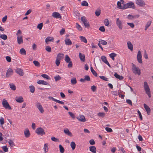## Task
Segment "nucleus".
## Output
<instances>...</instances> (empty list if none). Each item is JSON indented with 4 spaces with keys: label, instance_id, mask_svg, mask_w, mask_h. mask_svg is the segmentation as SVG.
<instances>
[{
    "label": "nucleus",
    "instance_id": "nucleus-45",
    "mask_svg": "<svg viewBox=\"0 0 153 153\" xmlns=\"http://www.w3.org/2000/svg\"><path fill=\"white\" fill-rule=\"evenodd\" d=\"M98 116L101 117H103L105 116V113L104 112H99L97 114Z\"/></svg>",
    "mask_w": 153,
    "mask_h": 153
},
{
    "label": "nucleus",
    "instance_id": "nucleus-9",
    "mask_svg": "<svg viewBox=\"0 0 153 153\" xmlns=\"http://www.w3.org/2000/svg\"><path fill=\"white\" fill-rule=\"evenodd\" d=\"M137 59L138 62L140 63H142V55L141 52L140 51H139L138 52Z\"/></svg>",
    "mask_w": 153,
    "mask_h": 153
},
{
    "label": "nucleus",
    "instance_id": "nucleus-59",
    "mask_svg": "<svg viewBox=\"0 0 153 153\" xmlns=\"http://www.w3.org/2000/svg\"><path fill=\"white\" fill-rule=\"evenodd\" d=\"M83 23L85 27L88 28L89 27L90 25L89 23L87 21H86V22Z\"/></svg>",
    "mask_w": 153,
    "mask_h": 153
},
{
    "label": "nucleus",
    "instance_id": "nucleus-1",
    "mask_svg": "<svg viewBox=\"0 0 153 153\" xmlns=\"http://www.w3.org/2000/svg\"><path fill=\"white\" fill-rule=\"evenodd\" d=\"M132 71L135 75H140L141 74V71L139 68L137 67L133 63H132Z\"/></svg>",
    "mask_w": 153,
    "mask_h": 153
},
{
    "label": "nucleus",
    "instance_id": "nucleus-60",
    "mask_svg": "<svg viewBox=\"0 0 153 153\" xmlns=\"http://www.w3.org/2000/svg\"><path fill=\"white\" fill-rule=\"evenodd\" d=\"M117 56V54L114 53H112L109 54L110 58L115 57Z\"/></svg>",
    "mask_w": 153,
    "mask_h": 153
},
{
    "label": "nucleus",
    "instance_id": "nucleus-43",
    "mask_svg": "<svg viewBox=\"0 0 153 153\" xmlns=\"http://www.w3.org/2000/svg\"><path fill=\"white\" fill-rule=\"evenodd\" d=\"M95 15L97 16H99L101 13V10L100 9H98L96 10L95 12Z\"/></svg>",
    "mask_w": 153,
    "mask_h": 153
},
{
    "label": "nucleus",
    "instance_id": "nucleus-28",
    "mask_svg": "<svg viewBox=\"0 0 153 153\" xmlns=\"http://www.w3.org/2000/svg\"><path fill=\"white\" fill-rule=\"evenodd\" d=\"M64 54L61 53H59L56 56V59L61 60L63 58Z\"/></svg>",
    "mask_w": 153,
    "mask_h": 153
},
{
    "label": "nucleus",
    "instance_id": "nucleus-39",
    "mask_svg": "<svg viewBox=\"0 0 153 153\" xmlns=\"http://www.w3.org/2000/svg\"><path fill=\"white\" fill-rule=\"evenodd\" d=\"M71 146L73 150L75 149L76 147V144L74 142L72 141L71 143Z\"/></svg>",
    "mask_w": 153,
    "mask_h": 153
},
{
    "label": "nucleus",
    "instance_id": "nucleus-58",
    "mask_svg": "<svg viewBox=\"0 0 153 153\" xmlns=\"http://www.w3.org/2000/svg\"><path fill=\"white\" fill-rule=\"evenodd\" d=\"M100 78L102 79V80H105V81H107L108 80V79L105 77L104 76H100Z\"/></svg>",
    "mask_w": 153,
    "mask_h": 153
},
{
    "label": "nucleus",
    "instance_id": "nucleus-23",
    "mask_svg": "<svg viewBox=\"0 0 153 153\" xmlns=\"http://www.w3.org/2000/svg\"><path fill=\"white\" fill-rule=\"evenodd\" d=\"M64 131L65 134L71 137L72 135V133L67 128L64 129Z\"/></svg>",
    "mask_w": 153,
    "mask_h": 153
},
{
    "label": "nucleus",
    "instance_id": "nucleus-47",
    "mask_svg": "<svg viewBox=\"0 0 153 153\" xmlns=\"http://www.w3.org/2000/svg\"><path fill=\"white\" fill-rule=\"evenodd\" d=\"M99 42L103 45H106L107 44L106 41L102 39L99 41Z\"/></svg>",
    "mask_w": 153,
    "mask_h": 153
},
{
    "label": "nucleus",
    "instance_id": "nucleus-52",
    "mask_svg": "<svg viewBox=\"0 0 153 153\" xmlns=\"http://www.w3.org/2000/svg\"><path fill=\"white\" fill-rule=\"evenodd\" d=\"M54 78L55 79L56 81H57L61 79V77L59 75L56 76L54 77Z\"/></svg>",
    "mask_w": 153,
    "mask_h": 153
},
{
    "label": "nucleus",
    "instance_id": "nucleus-27",
    "mask_svg": "<svg viewBox=\"0 0 153 153\" xmlns=\"http://www.w3.org/2000/svg\"><path fill=\"white\" fill-rule=\"evenodd\" d=\"M128 47V48L131 50V51H132L133 50V46L131 43L128 41L127 43Z\"/></svg>",
    "mask_w": 153,
    "mask_h": 153
},
{
    "label": "nucleus",
    "instance_id": "nucleus-30",
    "mask_svg": "<svg viewBox=\"0 0 153 153\" xmlns=\"http://www.w3.org/2000/svg\"><path fill=\"white\" fill-rule=\"evenodd\" d=\"M19 53L22 55H26V53L25 50L24 48H22L20 50Z\"/></svg>",
    "mask_w": 153,
    "mask_h": 153
},
{
    "label": "nucleus",
    "instance_id": "nucleus-62",
    "mask_svg": "<svg viewBox=\"0 0 153 153\" xmlns=\"http://www.w3.org/2000/svg\"><path fill=\"white\" fill-rule=\"evenodd\" d=\"M85 79L87 81H90V78L89 76L85 75L84 76Z\"/></svg>",
    "mask_w": 153,
    "mask_h": 153
},
{
    "label": "nucleus",
    "instance_id": "nucleus-48",
    "mask_svg": "<svg viewBox=\"0 0 153 153\" xmlns=\"http://www.w3.org/2000/svg\"><path fill=\"white\" fill-rule=\"evenodd\" d=\"M41 76L43 77L46 78L48 79H50V77L47 75L46 74H42L41 75Z\"/></svg>",
    "mask_w": 153,
    "mask_h": 153
},
{
    "label": "nucleus",
    "instance_id": "nucleus-56",
    "mask_svg": "<svg viewBox=\"0 0 153 153\" xmlns=\"http://www.w3.org/2000/svg\"><path fill=\"white\" fill-rule=\"evenodd\" d=\"M2 149L5 152H7L8 151V149L6 146L2 147Z\"/></svg>",
    "mask_w": 153,
    "mask_h": 153
},
{
    "label": "nucleus",
    "instance_id": "nucleus-2",
    "mask_svg": "<svg viewBox=\"0 0 153 153\" xmlns=\"http://www.w3.org/2000/svg\"><path fill=\"white\" fill-rule=\"evenodd\" d=\"M144 88L145 92L147 94L149 98L151 97V91L149 87L147 82H144Z\"/></svg>",
    "mask_w": 153,
    "mask_h": 153
},
{
    "label": "nucleus",
    "instance_id": "nucleus-7",
    "mask_svg": "<svg viewBox=\"0 0 153 153\" xmlns=\"http://www.w3.org/2000/svg\"><path fill=\"white\" fill-rule=\"evenodd\" d=\"M135 3L137 5L141 7H144L146 4L143 0H136Z\"/></svg>",
    "mask_w": 153,
    "mask_h": 153
},
{
    "label": "nucleus",
    "instance_id": "nucleus-49",
    "mask_svg": "<svg viewBox=\"0 0 153 153\" xmlns=\"http://www.w3.org/2000/svg\"><path fill=\"white\" fill-rule=\"evenodd\" d=\"M51 140L55 142H60V141H59V139L58 138H56L55 137H51Z\"/></svg>",
    "mask_w": 153,
    "mask_h": 153
},
{
    "label": "nucleus",
    "instance_id": "nucleus-20",
    "mask_svg": "<svg viewBox=\"0 0 153 153\" xmlns=\"http://www.w3.org/2000/svg\"><path fill=\"white\" fill-rule=\"evenodd\" d=\"M37 83L39 84H42L46 85H49V84L47 82L43 80H39Z\"/></svg>",
    "mask_w": 153,
    "mask_h": 153
},
{
    "label": "nucleus",
    "instance_id": "nucleus-44",
    "mask_svg": "<svg viewBox=\"0 0 153 153\" xmlns=\"http://www.w3.org/2000/svg\"><path fill=\"white\" fill-rule=\"evenodd\" d=\"M0 37L4 40H6L7 38V36L4 34L1 35Z\"/></svg>",
    "mask_w": 153,
    "mask_h": 153
},
{
    "label": "nucleus",
    "instance_id": "nucleus-15",
    "mask_svg": "<svg viewBox=\"0 0 153 153\" xmlns=\"http://www.w3.org/2000/svg\"><path fill=\"white\" fill-rule=\"evenodd\" d=\"M77 119L79 121L82 122H85L86 121V120L85 117L83 115H80L79 117H77Z\"/></svg>",
    "mask_w": 153,
    "mask_h": 153
},
{
    "label": "nucleus",
    "instance_id": "nucleus-61",
    "mask_svg": "<svg viewBox=\"0 0 153 153\" xmlns=\"http://www.w3.org/2000/svg\"><path fill=\"white\" fill-rule=\"evenodd\" d=\"M105 129L108 132H111L112 131V129L110 128L109 127H106L105 128Z\"/></svg>",
    "mask_w": 153,
    "mask_h": 153
},
{
    "label": "nucleus",
    "instance_id": "nucleus-11",
    "mask_svg": "<svg viewBox=\"0 0 153 153\" xmlns=\"http://www.w3.org/2000/svg\"><path fill=\"white\" fill-rule=\"evenodd\" d=\"M13 73V71L12 69L11 68H9L7 71L6 73V77H9Z\"/></svg>",
    "mask_w": 153,
    "mask_h": 153
},
{
    "label": "nucleus",
    "instance_id": "nucleus-16",
    "mask_svg": "<svg viewBox=\"0 0 153 153\" xmlns=\"http://www.w3.org/2000/svg\"><path fill=\"white\" fill-rule=\"evenodd\" d=\"M52 16L54 18H61V15L60 14L57 12H54L52 13Z\"/></svg>",
    "mask_w": 153,
    "mask_h": 153
},
{
    "label": "nucleus",
    "instance_id": "nucleus-46",
    "mask_svg": "<svg viewBox=\"0 0 153 153\" xmlns=\"http://www.w3.org/2000/svg\"><path fill=\"white\" fill-rule=\"evenodd\" d=\"M65 60L67 63H68L70 61L71 59L68 55H66Z\"/></svg>",
    "mask_w": 153,
    "mask_h": 153
},
{
    "label": "nucleus",
    "instance_id": "nucleus-38",
    "mask_svg": "<svg viewBox=\"0 0 153 153\" xmlns=\"http://www.w3.org/2000/svg\"><path fill=\"white\" fill-rule=\"evenodd\" d=\"M10 88H11L12 90L13 91H15L16 89V86L14 84L11 83L9 84Z\"/></svg>",
    "mask_w": 153,
    "mask_h": 153
},
{
    "label": "nucleus",
    "instance_id": "nucleus-14",
    "mask_svg": "<svg viewBox=\"0 0 153 153\" xmlns=\"http://www.w3.org/2000/svg\"><path fill=\"white\" fill-rule=\"evenodd\" d=\"M16 72L21 76H23L24 75L23 70L19 68H17L15 70Z\"/></svg>",
    "mask_w": 153,
    "mask_h": 153
},
{
    "label": "nucleus",
    "instance_id": "nucleus-40",
    "mask_svg": "<svg viewBox=\"0 0 153 153\" xmlns=\"http://www.w3.org/2000/svg\"><path fill=\"white\" fill-rule=\"evenodd\" d=\"M29 87L30 92L32 93H34L35 89L33 85H31L29 86Z\"/></svg>",
    "mask_w": 153,
    "mask_h": 153
},
{
    "label": "nucleus",
    "instance_id": "nucleus-8",
    "mask_svg": "<svg viewBox=\"0 0 153 153\" xmlns=\"http://www.w3.org/2000/svg\"><path fill=\"white\" fill-rule=\"evenodd\" d=\"M36 106L41 113H44V110L40 103L39 102L37 103L36 104Z\"/></svg>",
    "mask_w": 153,
    "mask_h": 153
},
{
    "label": "nucleus",
    "instance_id": "nucleus-42",
    "mask_svg": "<svg viewBox=\"0 0 153 153\" xmlns=\"http://www.w3.org/2000/svg\"><path fill=\"white\" fill-rule=\"evenodd\" d=\"M104 23L105 25L106 26H108L109 24L108 20L107 19H106L104 20Z\"/></svg>",
    "mask_w": 153,
    "mask_h": 153
},
{
    "label": "nucleus",
    "instance_id": "nucleus-25",
    "mask_svg": "<svg viewBox=\"0 0 153 153\" xmlns=\"http://www.w3.org/2000/svg\"><path fill=\"white\" fill-rule=\"evenodd\" d=\"M79 57L81 61L84 62L85 61V56L84 54L79 53Z\"/></svg>",
    "mask_w": 153,
    "mask_h": 153
},
{
    "label": "nucleus",
    "instance_id": "nucleus-10",
    "mask_svg": "<svg viewBox=\"0 0 153 153\" xmlns=\"http://www.w3.org/2000/svg\"><path fill=\"white\" fill-rule=\"evenodd\" d=\"M48 98L50 100H51L53 101H54L56 102L57 103H59V104H64V102H63L60 101L59 100L56 99L55 98H53V97H52L51 96H49L48 97Z\"/></svg>",
    "mask_w": 153,
    "mask_h": 153
},
{
    "label": "nucleus",
    "instance_id": "nucleus-50",
    "mask_svg": "<svg viewBox=\"0 0 153 153\" xmlns=\"http://www.w3.org/2000/svg\"><path fill=\"white\" fill-rule=\"evenodd\" d=\"M46 50L48 52H50L51 51V49L50 46H47L45 48Z\"/></svg>",
    "mask_w": 153,
    "mask_h": 153
},
{
    "label": "nucleus",
    "instance_id": "nucleus-3",
    "mask_svg": "<svg viewBox=\"0 0 153 153\" xmlns=\"http://www.w3.org/2000/svg\"><path fill=\"white\" fill-rule=\"evenodd\" d=\"M124 9H126L128 8H131L134 9V4L132 2H128L124 4Z\"/></svg>",
    "mask_w": 153,
    "mask_h": 153
},
{
    "label": "nucleus",
    "instance_id": "nucleus-29",
    "mask_svg": "<svg viewBox=\"0 0 153 153\" xmlns=\"http://www.w3.org/2000/svg\"><path fill=\"white\" fill-rule=\"evenodd\" d=\"M65 42L67 45H71L72 44V42L69 39H67L65 40Z\"/></svg>",
    "mask_w": 153,
    "mask_h": 153
},
{
    "label": "nucleus",
    "instance_id": "nucleus-32",
    "mask_svg": "<svg viewBox=\"0 0 153 153\" xmlns=\"http://www.w3.org/2000/svg\"><path fill=\"white\" fill-rule=\"evenodd\" d=\"M79 38L80 40L82 42H83L85 43H87V41L85 37L82 36H80Z\"/></svg>",
    "mask_w": 153,
    "mask_h": 153
},
{
    "label": "nucleus",
    "instance_id": "nucleus-24",
    "mask_svg": "<svg viewBox=\"0 0 153 153\" xmlns=\"http://www.w3.org/2000/svg\"><path fill=\"white\" fill-rule=\"evenodd\" d=\"M114 76L117 79H119L120 80H123L124 77L122 76H120L117 73H115L114 74Z\"/></svg>",
    "mask_w": 153,
    "mask_h": 153
},
{
    "label": "nucleus",
    "instance_id": "nucleus-31",
    "mask_svg": "<svg viewBox=\"0 0 153 153\" xmlns=\"http://www.w3.org/2000/svg\"><path fill=\"white\" fill-rule=\"evenodd\" d=\"M123 7L124 6H122L121 3L120 1H118L117 2V8L120 9H124V8H123Z\"/></svg>",
    "mask_w": 153,
    "mask_h": 153
},
{
    "label": "nucleus",
    "instance_id": "nucleus-51",
    "mask_svg": "<svg viewBox=\"0 0 153 153\" xmlns=\"http://www.w3.org/2000/svg\"><path fill=\"white\" fill-rule=\"evenodd\" d=\"M81 5L83 6H88V4L86 1H84L82 2Z\"/></svg>",
    "mask_w": 153,
    "mask_h": 153
},
{
    "label": "nucleus",
    "instance_id": "nucleus-33",
    "mask_svg": "<svg viewBox=\"0 0 153 153\" xmlns=\"http://www.w3.org/2000/svg\"><path fill=\"white\" fill-rule=\"evenodd\" d=\"M91 71V72L93 74L94 76H97V72L94 70L93 69V67H91L90 68Z\"/></svg>",
    "mask_w": 153,
    "mask_h": 153
},
{
    "label": "nucleus",
    "instance_id": "nucleus-13",
    "mask_svg": "<svg viewBox=\"0 0 153 153\" xmlns=\"http://www.w3.org/2000/svg\"><path fill=\"white\" fill-rule=\"evenodd\" d=\"M101 59L102 61L104 62L105 64H107L109 67H111V65L108 61L107 60L105 56H101Z\"/></svg>",
    "mask_w": 153,
    "mask_h": 153
},
{
    "label": "nucleus",
    "instance_id": "nucleus-57",
    "mask_svg": "<svg viewBox=\"0 0 153 153\" xmlns=\"http://www.w3.org/2000/svg\"><path fill=\"white\" fill-rule=\"evenodd\" d=\"M81 20L83 23L87 21V19H86L85 17L84 16H83L81 17Z\"/></svg>",
    "mask_w": 153,
    "mask_h": 153
},
{
    "label": "nucleus",
    "instance_id": "nucleus-5",
    "mask_svg": "<svg viewBox=\"0 0 153 153\" xmlns=\"http://www.w3.org/2000/svg\"><path fill=\"white\" fill-rule=\"evenodd\" d=\"M116 24L120 30H122L123 28V22L122 21L119 19V18H117L116 20Z\"/></svg>",
    "mask_w": 153,
    "mask_h": 153
},
{
    "label": "nucleus",
    "instance_id": "nucleus-53",
    "mask_svg": "<svg viewBox=\"0 0 153 153\" xmlns=\"http://www.w3.org/2000/svg\"><path fill=\"white\" fill-rule=\"evenodd\" d=\"M43 26V24L42 23H41L39 24L37 26V28L41 30L42 29Z\"/></svg>",
    "mask_w": 153,
    "mask_h": 153
},
{
    "label": "nucleus",
    "instance_id": "nucleus-36",
    "mask_svg": "<svg viewBox=\"0 0 153 153\" xmlns=\"http://www.w3.org/2000/svg\"><path fill=\"white\" fill-rule=\"evenodd\" d=\"M71 82L72 85L75 84L77 83L76 78L75 77L72 78L71 79Z\"/></svg>",
    "mask_w": 153,
    "mask_h": 153
},
{
    "label": "nucleus",
    "instance_id": "nucleus-55",
    "mask_svg": "<svg viewBox=\"0 0 153 153\" xmlns=\"http://www.w3.org/2000/svg\"><path fill=\"white\" fill-rule=\"evenodd\" d=\"M99 30L102 32H104L105 31V29L103 26L100 27L99 28Z\"/></svg>",
    "mask_w": 153,
    "mask_h": 153
},
{
    "label": "nucleus",
    "instance_id": "nucleus-35",
    "mask_svg": "<svg viewBox=\"0 0 153 153\" xmlns=\"http://www.w3.org/2000/svg\"><path fill=\"white\" fill-rule=\"evenodd\" d=\"M8 143L9 145L11 147H13L15 146V144L11 140H9Z\"/></svg>",
    "mask_w": 153,
    "mask_h": 153
},
{
    "label": "nucleus",
    "instance_id": "nucleus-4",
    "mask_svg": "<svg viewBox=\"0 0 153 153\" xmlns=\"http://www.w3.org/2000/svg\"><path fill=\"white\" fill-rule=\"evenodd\" d=\"M3 106L6 109L11 110L12 109L11 107L9 105L7 101L5 99H4L2 102Z\"/></svg>",
    "mask_w": 153,
    "mask_h": 153
},
{
    "label": "nucleus",
    "instance_id": "nucleus-54",
    "mask_svg": "<svg viewBox=\"0 0 153 153\" xmlns=\"http://www.w3.org/2000/svg\"><path fill=\"white\" fill-rule=\"evenodd\" d=\"M33 63L35 65V66H40V63H39L37 61L35 60L33 61Z\"/></svg>",
    "mask_w": 153,
    "mask_h": 153
},
{
    "label": "nucleus",
    "instance_id": "nucleus-17",
    "mask_svg": "<svg viewBox=\"0 0 153 153\" xmlns=\"http://www.w3.org/2000/svg\"><path fill=\"white\" fill-rule=\"evenodd\" d=\"M144 107L147 112L148 115H149L150 113L151 110L149 107L145 104H144Z\"/></svg>",
    "mask_w": 153,
    "mask_h": 153
},
{
    "label": "nucleus",
    "instance_id": "nucleus-64",
    "mask_svg": "<svg viewBox=\"0 0 153 153\" xmlns=\"http://www.w3.org/2000/svg\"><path fill=\"white\" fill-rule=\"evenodd\" d=\"M68 114L70 116L73 118L74 119L75 116L71 112H69Z\"/></svg>",
    "mask_w": 153,
    "mask_h": 153
},
{
    "label": "nucleus",
    "instance_id": "nucleus-26",
    "mask_svg": "<svg viewBox=\"0 0 153 153\" xmlns=\"http://www.w3.org/2000/svg\"><path fill=\"white\" fill-rule=\"evenodd\" d=\"M43 149L44 150V152L46 153L48 151V144L45 143L43 147Z\"/></svg>",
    "mask_w": 153,
    "mask_h": 153
},
{
    "label": "nucleus",
    "instance_id": "nucleus-41",
    "mask_svg": "<svg viewBox=\"0 0 153 153\" xmlns=\"http://www.w3.org/2000/svg\"><path fill=\"white\" fill-rule=\"evenodd\" d=\"M76 27L77 29L79 31H81L82 30V28L81 26L77 23L76 24Z\"/></svg>",
    "mask_w": 153,
    "mask_h": 153
},
{
    "label": "nucleus",
    "instance_id": "nucleus-34",
    "mask_svg": "<svg viewBox=\"0 0 153 153\" xmlns=\"http://www.w3.org/2000/svg\"><path fill=\"white\" fill-rule=\"evenodd\" d=\"M59 147L60 152L61 153H63L65 151L64 148L61 145H59Z\"/></svg>",
    "mask_w": 153,
    "mask_h": 153
},
{
    "label": "nucleus",
    "instance_id": "nucleus-63",
    "mask_svg": "<svg viewBox=\"0 0 153 153\" xmlns=\"http://www.w3.org/2000/svg\"><path fill=\"white\" fill-rule=\"evenodd\" d=\"M32 12V10L31 9H29L25 13V16L27 15L30 14Z\"/></svg>",
    "mask_w": 153,
    "mask_h": 153
},
{
    "label": "nucleus",
    "instance_id": "nucleus-22",
    "mask_svg": "<svg viewBox=\"0 0 153 153\" xmlns=\"http://www.w3.org/2000/svg\"><path fill=\"white\" fill-rule=\"evenodd\" d=\"M89 150L92 153H96L97 150L95 146H91L89 147Z\"/></svg>",
    "mask_w": 153,
    "mask_h": 153
},
{
    "label": "nucleus",
    "instance_id": "nucleus-19",
    "mask_svg": "<svg viewBox=\"0 0 153 153\" xmlns=\"http://www.w3.org/2000/svg\"><path fill=\"white\" fill-rule=\"evenodd\" d=\"M17 41L18 43L20 45L23 42L22 36H18L17 37Z\"/></svg>",
    "mask_w": 153,
    "mask_h": 153
},
{
    "label": "nucleus",
    "instance_id": "nucleus-18",
    "mask_svg": "<svg viewBox=\"0 0 153 153\" xmlns=\"http://www.w3.org/2000/svg\"><path fill=\"white\" fill-rule=\"evenodd\" d=\"M24 133L25 137H30V133L29 129L27 128L25 129Z\"/></svg>",
    "mask_w": 153,
    "mask_h": 153
},
{
    "label": "nucleus",
    "instance_id": "nucleus-37",
    "mask_svg": "<svg viewBox=\"0 0 153 153\" xmlns=\"http://www.w3.org/2000/svg\"><path fill=\"white\" fill-rule=\"evenodd\" d=\"M151 21H149L147 22L145 26V30H146L147 29V28L149 27V26H150L151 24Z\"/></svg>",
    "mask_w": 153,
    "mask_h": 153
},
{
    "label": "nucleus",
    "instance_id": "nucleus-21",
    "mask_svg": "<svg viewBox=\"0 0 153 153\" xmlns=\"http://www.w3.org/2000/svg\"><path fill=\"white\" fill-rule=\"evenodd\" d=\"M15 100L17 102L19 103H21L24 101L23 98L22 96L16 97Z\"/></svg>",
    "mask_w": 153,
    "mask_h": 153
},
{
    "label": "nucleus",
    "instance_id": "nucleus-6",
    "mask_svg": "<svg viewBox=\"0 0 153 153\" xmlns=\"http://www.w3.org/2000/svg\"><path fill=\"white\" fill-rule=\"evenodd\" d=\"M36 132L38 135L41 136H42L45 134L44 129L41 127L37 128L36 130Z\"/></svg>",
    "mask_w": 153,
    "mask_h": 153
},
{
    "label": "nucleus",
    "instance_id": "nucleus-12",
    "mask_svg": "<svg viewBox=\"0 0 153 153\" xmlns=\"http://www.w3.org/2000/svg\"><path fill=\"white\" fill-rule=\"evenodd\" d=\"M54 40V38L52 37L48 36L45 40L46 43L48 44L49 42H53Z\"/></svg>",
    "mask_w": 153,
    "mask_h": 153
}]
</instances>
